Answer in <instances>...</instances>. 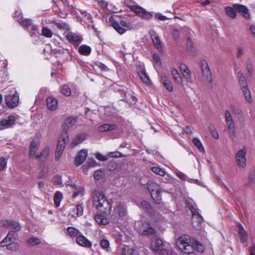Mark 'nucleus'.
<instances>
[{
  "label": "nucleus",
  "instance_id": "nucleus-55",
  "mask_svg": "<svg viewBox=\"0 0 255 255\" xmlns=\"http://www.w3.org/2000/svg\"><path fill=\"white\" fill-rule=\"evenodd\" d=\"M182 74L183 75V76L186 79L188 82H192V79L189 70H188V71H186V72L182 73Z\"/></svg>",
  "mask_w": 255,
  "mask_h": 255
},
{
  "label": "nucleus",
  "instance_id": "nucleus-20",
  "mask_svg": "<svg viewBox=\"0 0 255 255\" xmlns=\"http://www.w3.org/2000/svg\"><path fill=\"white\" fill-rule=\"evenodd\" d=\"M76 242L79 245L84 247L89 248L92 246L91 242L81 233L76 238Z\"/></svg>",
  "mask_w": 255,
  "mask_h": 255
},
{
  "label": "nucleus",
  "instance_id": "nucleus-9",
  "mask_svg": "<svg viewBox=\"0 0 255 255\" xmlns=\"http://www.w3.org/2000/svg\"><path fill=\"white\" fill-rule=\"evenodd\" d=\"M51 53L55 57L62 58L65 60H67L70 57L72 56L69 49L61 47L55 49L51 48Z\"/></svg>",
  "mask_w": 255,
  "mask_h": 255
},
{
  "label": "nucleus",
  "instance_id": "nucleus-57",
  "mask_svg": "<svg viewBox=\"0 0 255 255\" xmlns=\"http://www.w3.org/2000/svg\"><path fill=\"white\" fill-rule=\"evenodd\" d=\"M80 12L83 14L84 17L88 20H92V16L90 14V13H88L87 11L82 10V9H79Z\"/></svg>",
  "mask_w": 255,
  "mask_h": 255
},
{
  "label": "nucleus",
  "instance_id": "nucleus-39",
  "mask_svg": "<svg viewBox=\"0 0 255 255\" xmlns=\"http://www.w3.org/2000/svg\"><path fill=\"white\" fill-rule=\"evenodd\" d=\"M193 144L197 147L199 150L202 152H205L204 147L201 140L197 137H194L192 139Z\"/></svg>",
  "mask_w": 255,
  "mask_h": 255
},
{
  "label": "nucleus",
  "instance_id": "nucleus-38",
  "mask_svg": "<svg viewBox=\"0 0 255 255\" xmlns=\"http://www.w3.org/2000/svg\"><path fill=\"white\" fill-rule=\"evenodd\" d=\"M50 150V147L49 146H47L45 147L41 151L40 154H37L35 155V158H45L49 155V152Z\"/></svg>",
  "mask_w": 255,
  "mask_h": 255
},
{
  "label": "nucleus",
  "instance_id": "nucleus-1",
  "mask_svg": "<svg viewBox=\"0 0 255 255\" xmlns=\"http://www.w3.org/2000/svg\"><path fill=\"white\" fill-rule=\"evenodd\" d=\"M176 244L179 249L188 255H195V250L203 252L204 247L199 242L192 240L188 235L181 236L177 241Z\"/></svg>",
  "mask_w": 255,
  "mask_h": 255
},
{
  "label": "nucleus",
  "instance_id": "nucleus-53",
  "mask_svg": "<svg viewBox=\"0 0 255 255\" xmlns=\"http://www.w3.org/2000/svg\"><path fill=\"white\" fill-rule=\"evenodd\" d=\"M28 242V244L31 246H35L40 243V241L39 239L34 237L29 238Z\"/></svg>",
  "mask_w": 255,
  "mask_h": 255
},
{
  "label": "nucleus",
  "instance_id": "nucleus-12",
  "mask_svg": "<svg viewBox=\"0 0 255 255\" xmlns=\"http://www.w3.org/2000/svg\"><path fill=\"white\" fill-rule=\"evenodd\" d=\"M136 228L138 232L143 235H149L154 233V229L147 223H140L138 222Z\"/></svg>",
  "mask_w": 255,
  "mask_h": 255
},
{
  "label": "nucleus",
  "instance_id": "nucleus-56",
  "mask_svg": "<svg viewBox=\"0 0 255 255\" xmlns=\"http://www.w3.org/2000/svg\"><path fill=\"white\" fill-rule=\"evenodd\" d=\"M64 149L61 148V147H57L56 151L55 152V159L56 160H59L63 153V151H64Z\"/></svg>",
  "mask_w": 255,
  "mask_h": 255
},
{
  "label": "nucleus",
  "instance_id": "nucleus-52",
  "mask_svg": "<svg viewBox=\"0 0 255 255\" xmlns=\"http://www.w3.org/2000/svg\"><path fill=\"white\" fill-rule=\"evenodd\" d=\"M107 156L109 157H111L118 158V157H122L123 155L120 152H119L118 151H116L109 152L107 154Z\"/></svg>",
  "mask_w": 255,
  "mask_h": 255
},
{
  "label": "nucleus",
  "instance_id": "nucleus-29",
  "mask_svg": "<svg viewBox=\"0 0 255 255\" xmlns=\"http://www.w3.org/2000/svg\"><path fill=\"white\" fill-rule=\"evenodd\" d=\"M91 48L87 45L83 44L78 48V52L84 56H88L91 53Z\"/></svg>",
  "mask_w": 255,
  "mask_h": 255
},
{
  "label": "nucleus",
  "instance_id": "nucleus-43",
  "mask_svg": "<svg viewBox=\"0 0 255 255\" xmlns=\"http://www.w3.org/2000/svg\"><path fill=\"white\" fill-rule=\"evenodd\" d=\"M163 81L162 82V84L164 85V87L169 92H172L173 91V85L171 82L167 79L166 77H164V78H163Z\"/></svg>",
  "mask_w": 255,
  "mask_h": 255
},
{
  "label": "nucleus",
  "instance_id": "nucleus-17",
  "mask_svg": "<svg viewBox=\"0 0 255 255\" xmlns=\"http://www.w3.org/2000/svg\"><path fill=\"white\" fill-rule=\"evenodd\" d=\"M234 7L236 10V11L242 13V15L244 17L247 19L250 18L249 9L245 5L241 4H235Z\"/></svg>",
  "mask_w": 255,
  "mask_h": 255
},
{
  "label": "nucleus",
  "instance_id": "nucleus-13",
  "mask_svg": "<svg viewBox=\"0 0 255 255\" xmlns=\"http://www.w3.org/2000/svg\"><path fill=\"white\" fill-rule=\"evenodd\" d=\"M17 117L16 116H9L7 119L0 121V130L11 127L15 124Z\"/></svg>",
  "mask_w": 255,
  "mask_h": 255
},
{
  "label": "nucleus",
  "instance_id": "nucleus-21",
  "mask_svg": "<svg viewBox=\"0 0 255 255\" xmlns=\"http://www.w3.org/2000/svg\"><path fill=\"white\" fill-rule=\"evenodd\" d=\"M237 227L241 243L243 244L247 242L248 235L243 226L240 223H238Z\"/></svg>",
  "mask_w": 255,
  "mask_h": 255
},
{
  "label": "nucleus",
  "instance_id": "nucleus-8",
  "mask_svg": "<svg viewBox=\"0 0 255 255\" xmlns=\"http://www.w3.org/2000/svg\"><path fill=\"white\" fill-rule=\"evenodd\" d=\"M130 9L135 14L144 19H149L152 17V14L147 12L145 9L138 5H131L129 6Z\"/></svg>",
  "mask_w": 255,
  "mask_h": 255
},
{
  "label": "nucleus",
  "instance_id": "nucleus-46",
  "mask_svg": "<svg viewBox=\"0 0 255 255\" xmlns=\"http://www.w3.org/2000/svg\"><path fill=\"white\" fill-rule=\"evenodd\" d=\"M151 170L156 174L163 176L165 175V172L163 169L159 167L154 166L151 168Z\"/></svg>",
  "mask_w": 255,
  "mask_h": 255
},
{
  "label": "nucleus",
  "instance_id": "nucleus-62",
  "mask_svg": "<svg viewBox=\"0 0 255 255\" xmlns=\"http://www.w3.org/2000/svg\"><path fill=\"white\" fill-rule=\"evenodd\" d=\"M96 158L101 161H106L108 159L107 156H104L100 153H98L96 154Z\"/></svg>",
  "mask_w": 255,
  "mask_h": 255
},
{
  "label": "nucleus",
  "instance_id": "nucleus-40",
  "mask_svg": "<svg viewBox=\"0 0 255 255\" xmlns=\"http://www.w3.org/2000/svg\"><path fill=\"white\" fill-rule=\"evenodd\" d=\"M138 75L143 82L147 84L150 83V79L144 69H140L138 72Z\"/></svg>",
  "mask_w": 255,
  "mask_h": 255
},
{
  "label": "nucleus",
  "instance_id": "nucleus-10",
  "mask_svg": "<svg viewBox=\"0 0 255 255\" xmlns=\"http://www.w3.org/2000/svg\"><path fill=\"white\" fill-rule=\"evenodd\" d=\"M66 38L75 47H77L83 40V37L81 35L72 32H68L66 35Z\"/></svg>",
  "mask_w": 255,
  "mask_h": 255
},
{
  "label": "nucleus",
  "instance_id": "nucleus-15",
  "mask_svg": "<svg viewBox=\"0 0 255 255\" xmlns=\"http://www.w3.org/2000/svg\"><path fill=\"white\" fill-rule=\"evenodd\" d=\"M149 34L156 48H157L159 52H162V46L161 42L155 31L153 29H151L149 31Z\"/></svg>",
  "mask_w": 255,
  "mask_h": 255
},
{
  "label": "nucleus",
  "instance_id": "nucleus-49",
  "mask_svg": "<svg viewBox=\"0 0 255 255\" xmlns=\"http://www.w3.org/2000/svg\"><path fill=\"white\" fill-rule=\"evenodd\" d=\"M42 35L47 37H51L52 36V32L50 29L44 27L42 29Z\"/></svg>",
  "mask_w": 255,
  "mask_h": 255
},
{
  "label": "nucleus",
  "instance_id": "nucleus-3",
  "mask_svg": "<svg viewBox=\"0 0 255 255\" xmlns=\"http://www.w3.org/2000/svg\"><path fill=\"white\" fill-rule=\"evenodd\" d=\"M119 18L118 16L111 15L109 18V23L115 30L120 33L123 34L127 30L132 28L131 22L128 19V18L124 17V19H118Z\"/></svg>",
  "mask_w": 255,
  "mask_h": 255
},
{
  "label": "nucleus",
  "instance_id": "nucleus-2",
  "mask_svg": "<svg viewBox=\"0 0 255 255\" xmlns=\"http://www.w3.org/2000/svg\"><path fill=\"white\" fill-rule=\"evenodd\" d=\"M93 206L99 211L106 214L112 210V201L107 199L104 192L99 189L94 190L92 193Z\"/></svg>",
  "mask_w": 255,
  "mask_h": 255
},
{
  "label": "nucleus",
  "instance_id": "nucleus-48",
  "mask_svg": "<svg viewBox=\"0 0 255 255\" xmlns=\"http://www.w3.org/2000/svg\"><path fill=\"white\" fill-rule=\"evenodd\" d=\"M8 158H9V157H7L6 158L1 157L0 158V171H3L5 169Z\"/></svg>",
  "mask_w": 255,
  "mask_h": 255
},
{
  "label": "nucleus",
  "instance_id": "nucleus-6",
  "mask_svg": "<svg viewBox=\"0 0 255 255\" xmlns=\"http://www.w3.org/2000/svg\"><path fill=\"white\" fill-rule=\"evenodd\" d=\"M247 152V147L246 146H243L235 153L236 163L240 168L244 169L246 167Z\"/></svg>",
  "mask_w": 255,
  "mask_h": 255
},
{
  "label": "nucleus",
  "instance_id": "nucleus-36",
  "mask_svg": "<svg viewBox=\"0 0 255 255\" xmlns=\"http://www.w3.org/2000/svg\"><path fill=\"white\" fill-rule=\"evenodd\" d=\"M225 11L227 14L231 18L234 19L237 17L236 10L234 7L226 6L225 7Z\"/></svg>",
  "mask_w": 255,
  "mask_h": 255
},
{
  "label": "nucleus",
  "instance_id": "nucleus-54",
  "mask_svg": "<svg viewBox=\"0 0 255 255\" xmlns=\"http://www.w3.org/2000/svg\"><path fill=\"white\" fill-rule=\"evenodd\" d=\"M95 66L99 68L102 71H107L108 70V67L104 64L99 61L95 62Z\"/></svg>",
  "mask_w": 255,
  "mask_h": 255
},
{
  "label": "nucleus",
  "instance_id": "nucleus-41",
  "mask_svg": "<svg viewBox=\"0 0 255 255\" xmlns=\"http://www.w3.org/2000/svg\"><path fill=\"white\" fill-rule=\"evenodd\" d=\"M11 241H9V240H7V242L4 243L5 245V246H6L7 249L8 250L12 251H16L18 249L19 246L16 243H10Z\"/></svg>",
  "mask_w": 255,
  "mask_h": 255
},
{
  "label": "nucleus",
  "instance_id": "nucleus-47",
  "mask_svg": "<svg viewBox=\"0 0 255 255\" xmlns=\"http://www.w3.org/2000/svg\"><path fill=\"white\" fill-rule=\"evenodd\" d=\"M100 245L104 250L107 251H110L111 248L110 247V243L108 240L106 239L102 240L100 243Z\"/></svg>",
  "mask_w": 255,
  "mask_h": 255
},
{
  "label": "nucleus",
  "instance_id": "nucleus-37",
  "mask_svg": "<svg viewBox=\"0 0 255 255\" xmlns=\"http://www.w3.org/2000/svg\"><path fill=\"white\" fill-rule=\"evenodd\" d=\"M96 222L101 225H107L109 223L108 219L105 217L103 215L98 214L95 216Z\"/></svg>",
  "mask_w": 255,
  "mask_h": 255
},
{
  "label": "nucleus",
  "instance_id": "nucleus-35",
  "mask_svg": "<svg viewBox=\"0 0 255 255\" xmlns=\"http://www.w3.org/2000/svg\"><path fill=\"white\" fill-rule=\"evenodd\" d=\"M63 199V194L60 191H57L54 195V202L56 207H58L60 206L61 201Z\"/></svg>",
  "mask_w": 255,
  "mask_h": 255
},
{
  "label": "nucleus",
  "instance_id": "nucleus-7",
  "mask_svg": "<svg viewBox=\"0 0 255 255\" xmlns=\"http://www.w3.org/2000/svg\"><path fill=\"white\" fill-rule=\"evenodd\" d=\"M225 118L229 135L233 139L236 135L235 125L231 114L228 110L225 112Z\"/></svg>",
  "mask_w": 255,
  "mask_h": 255
},
{
  "label": "nucleus",
  "instance_id": "nucleus-4",
  "mask_svg": "<svg viewBox=\"0 0 255 255\" xmlns=\"http://www.w3.org/2000/svg\"><path fill=\"white\" fill-rule=\"evenodd\" d=\"M0 227H5L11 229V230L9 231L6 237L0 242V247H5L4 243H7L8 239L9 241H12V239L15 236L14 232L19 231L21 229L20 224L18 222L7 220H2L0 222Z\"/></svg>",
  "mask_w": 255,
  "mask_h": 255
},
{
  "label": "nucleus",
  "instance_id": "nucleus-50",
  "mask_svg": "<svg viewBox=\"0 0 255 255\" xmlns=\"http://www.w3.org/2000/svg\"><path fill=\"white\" fill-rule=\"evenodd\" d=\"M104 173L102 170H98L94 174V177L95 180L98 181L103 178Z\"/></svg>",
  "mask_w": 255,
  "mask_h": 255
},
{
  "label": "nucleus",
  "instance_id": "nucleus-59",
  "mask_svg": "<svg viewBox=\"0 0 255 255\" xmlns=\"http://www.w3.org/2000/svg\"><path fill=\"white\" fill-rule=\"evenodd\" d=\"M250 255H255V243L252 241V246L249 249Z\"/></svg>",
  "mask_w": 255,
  "mask_h": 255
},
{
  "label": "nucleus",
  "instance_id": "nucleus-23",
  "mask_svg": "<svg viewBox=\"0 0 255 255\" xmlns=\"http://www.w3.org/2000/svg\"><path fill=\"white\" fill-rule=\"evenodd\" d=\"M47 105L49 110H55L58 104V100L55 97H48L46 99Z\"/></svg>",
  "mask_w": 255,
  "mask_h": 255
},
{
  "label": "nucleus",
  "instance_id": "nucleus-14",
  "mask_svg": "<svg viewBox=\"0 0 255 255\" xmlns=\"http://www.w3.org/2000/svg\"><path fill=\"white\" fill-rule=\"evenodd\" d=\"M200 63L203 75L206 78L207 80L211 83V73L207 61L205 60H202L200 61Z\"/></svg>",
  "mask_w": 255,
  "mask_h": 255
},
{
  "label": "nucleus",
  "instance_id": "nucleus-64",
  "mask_svg": "<svg viewBox=\"0 0 255 255\" xmlns=\"http://www.w3.org/2000/svg\"><path fill=\"white\" fill-rule=\"evenodd\" d=\"M177 176L183 180H188L189 178L187 177V176L182 172H179L176 174Z\"/></svg>",
  "mask_w": 255,
  "mask_h": 255
},
{
  "label": "nucleus",
  "instance_id": "nucleus-19",
  "mask_svg": "<svg viewBox=\"0 0 255 255\" xmlns=\"http://www.w3.org/2000/svg\"><path fill=\"white\" fill-rule=\"evenodd\" d=\"M88 155V151L86 149H82L77 154L75 161L77 165H80L85 160Z\"/></svg>",
  "mask_w": 255,
  "mask_h": 255
},
{
  "label": "nucleus",
  "instance_id": "nucleus-60",
  "mask_svg": "<svg viewBox=\"0 0 255 255\" xmlns=\"http://www.w3.org/2000/svg\"><path fill=\"white\" fill-rule=\"evenodd\" d=\"M49 94V91L46 88H42L39 92L38 96L47 95Z\"/></svg>",
  "mask_w": 255,
  "mask_h": 255
},
{
  "label": "nucleus",
  "instance_id": "nucleus-18",
  "mask_svg": "<svg viewBox=\"0 0 255 255\" xmlns=\"http://www.w3.org/2000/svg\"><path fill=\"white\" fill-rule=\"evenodd\" d=\"M69 188H72L73 197L75 198L77 196H82L84 194V189L82 187H78L75 184H70L68 185Z\"/></svg>",
  "mask_w": 255,
  "mask_h": 255
},
{
  "label": "nucleus",
  "instance_id": "nucleus-31",
  "mask_svg": "<svg viewBox=\"0 0 255 255\" xmlns=\"http://www.w3.org/2000/svg\"><path fill=\"white\" fill-rule=\"evenodd\" d=\"M23 28H29L32 26L31 19L29 18H24L22 16H21L19 19L17 20Z\"/></svg>",
  "mask_w": 255,
  "mask_h": 255
},
{
  "label": "nucleus",
  "instance_id": "nucleus-58",
  "mask_svg": "<svg viewBox=\"0 0 255 255\" xmlns=\"http://www.w3.org/2000/svg\"><path fill=\"white\" fill-rule=\"evenodd\" d=\"M77 215L81 216L83 213V208L82 204H78L76 206Z\"/></svg>",
  "mask_w": 255,
  "mask_h": 255
},
{
  "label": "nucleus",
  "instance_id": "nucleus-51",
  "mask_svg": "<svg viewBox=\"0 0 255 255\" xmlns=\"http://www.w3.org/2000/svg\"><path fill=\"white\" fill-rule=\"evenodd\" d=\"M246 67L248 71V75L251 76L253 74V64L251 61L246 62Z\"/></svg>",
  "mask_w": 255,
  "mask_h": 255
},
{
  "label": "nucleus",
  "instance_id": "nucleus-44",
  "mask_svg": "<svg viewBox=\"0 0 255 255\" xmlns=\"http://www.w3.org/2000/svg\"><path fill=\"white\" fill-rule=\"evenodd\" d=\"M60 92L64 96H71V89L67 85H64L61 87Z\"/></svg>",
  "mask_w": 255,
  "mask_h": 255
},
{
  "label": "nucleus",
  "instance_id": "nucleus-28",
  "mask_svg": "<svg viewBox=\"0 0 255 255\" xmlns=\"http://www.w3.org/2000/svg\"><path fill=\"white\" fill-rule=\"evenodd\" d=\"M117 125L115 124H104L98 128L99 132H106L116 129Z\"/></svg>",
  "mask_w": 255,
  "mask_h": 255
},
{
  "label": "nucleus",
  "instance_id": "nucleus-24",
  "mask_svg": "<svg viewBox=\"0 0 255 255\" xmlns=\"http://www.w3.org/2000/svg\"><path fill=\"white\" fill-rule=\"evenodd\" d=\"M19 97H6L5 102L8 107L17 106L19 103Z\"/></svg>",
  "mask_w": 255,
  "mask_h": 255
},
{
  "label": "nucleus",
  "instance_id": "nucleus-25",
  "mask_svg": "<svg viewBox=\"0 0 255 255\" xmlns=\"http://www.w3.org/2000/svg\"><path fill=\"white\" fill-rule=\"evenodd\" d=\"M40 145V142L38 140H33L31 142L30 146V156L31 157H35L36 154V152Z\"/></svg>",
  "mask_w": 255,
  "mask_h": 255
},
{
  "label": "nucleus",
  "instance_id": "nucleus-32",
  "mask_svg": "<svg viewBox=\"0 0 255 255\" xmlns=\"http://www.w3.org/2000/svg\"><path fill=\"white\" fill-rule=\"evenodd\" d=\"M67 231L69 236L72 238H76L81 234L78 230L73 227H68Z\"/></svg>",
  "mask_w": 255,
  "mask_h": 255
},
{
  "label": "nucleus",
  "instance_id": "nucleus-34",
  "mask_svg": "<svg viewBox=\"0 0 255 255\" xmlns=\"http://www.w3.org/2000/svg\"><path fill=\"white\" fill-rule=\"evenodd\" d=\"M139 207L148 213H152V208L149 203L146 201H141L139 205Z\"/></svg>",
  "mask_w": 255,
  "mask_h": 255
},
{
  "label": "nucleus",
  "instance_id": "nucleus-42",
  "mask_svg": "<svg viewBox=\"0 0 255 255\" xmlns=\"http://www.w3.org/2000/svg\"><path fill=\"white\" fill-rule=\"evenodd\" d=\"M69 137L68 131L66 129H63L61 132L60 136L58 138L59 141H64L67 143L69 141Z\"/></svg>",
  "mask_w": 255,
  "mask_h": 255
},
{
  "label": "nucleus",
  "instance_id": "nucleus-16",
  "mask_svg": "<svg viewBox=\"0 0 255 255\" xmlns=\"http://www.w3.org/2000/svg\"><path fill=\"white\" fill-rule=\"evenodd\" d=\"M68 179H69V177L65 175L63 176L56 175L54 177L53 181L55 184L60 185L62 186L66 185V187H68V185L70 184L69 183Z\"/></svg>",
  "mask_w": 255,
  "mask_h": 255
},
{
  "label": "nucleus",
  "instance_id": "nucleus-27",
  "mask_svg": "<svg viewBox=\"0 0 255 255\" xmlns=\"http://www.w3.org/2000/svg\"><path fill=\"white\" fill-rule=\"evenodd\" d=\"M116 212L120 217L125 216L127 213L126 205L122 203H118L116 208Z\"/></svg>",
  "mask_w": 255,
  "mask_h": 255
},
{
  "label": "nucleus",
  "instance_id": "nucleus-26",
  "mask_svg": "<svg viewBox=\"0 0 255 255\" xmlns=\"http://www.w3.org/2000/svg\"><path fill=\"white\" fill-rule=\"evenodd\" d=\"M77 123V119L73 117L67 118L64 122V129H67L73 128Z\"/></svg>",
  "mask_w": 255,
  "mask_h": 255
},
{
  "label": "nucleus",
  "instance_id": "nucleus-22",
  "mask_svg": "<svg viewBox=\"0 0 255 255\" xmlns=\"http://www.w3.org/2000/svg\"><path fill=\"white\" fill-rule=\"evenodd\" d=\"M164 246L163 241L159 239L156 238L153 240L151 243V249L154 252H157Z\"/></svg>",
  "mask_w": 255,
  "mask_h": 255
},
{
  "label": "nucleus",
  "instance_id": "nucleus-61",
  "mask_svg": "<svg viewBox=\"0 0 255 255\" xmlns=\"http://www.w3.org/2000/svg\"><path fill=\"white\" fill-rule=\"evenodd\" d=\"M154 16L155 18H157L159 20H160L162 21H164V20H167L168 19L166 16H164L163 15H162L160 13H156L154 15Z\"/></svg>",
  "mask_w": 255,
  "mask_h": 255
},
{
  "label": "nucleus",
  "instance_id": "nucleus-45",
  "mask_svg": "<svg viewBox=\"0 0 255 255\" xmlns=\"http://www.w3.org/2000/svg\"><path fill=\"white\" fill-rule=\"evenodd\" d=\"M208 129L211 132L212 136L216 139H218L219 138V135L215 127L213 125H210L208 126Z\"/></svg>",
  "mask_w": 255,
  "mask_h": 255
},
{
  "label": "nucleus",
  "instance_id": "nucleus-33",
  "mask_svg": "<svg viewBox=\"0 0 255 255\" xmlns=\"http://www.w3.org/2000/svg\"><path fill=\"white\" fill-rule=\"evenodd\" d=\"M171 74L175 81L178 84H181L182 82V79L180 76L178 71L175 68H171Z\"/></svg>",
  "mask_w": 255,
  "mask_h": 255
},
{
  "label": "nucleus",
  "instance_id": "nucleus-11",
  "mask_svg": "<svg viewBox=\"0 0 255 255\" xmlns=\"http://www.w3.org/2000/svg\"><path fill=\"white\" fill-rule=\"evenodd\" d=\"M238 77L241 88L244 93V96H251L246 77L242 72L240 71L238 72Z\"/></svg>",
  "mask_w": 255,
  "mask_h": 255
},
{
  "label": "nucleus",
  "instance_id": "nucleus-30",
  "mask_svg": "<svg viewBox=\"0 0 255 255\" xmlns=\"http://www.w3.org/2000/svg\"><path fill=\"white\" fill-rule=\"evenodd\" d=\"M86 138V135L82 133L76 136L72 140V145L73 146L77 145L84 141Z\"/></svg>",
  "mask_w": 255,
  "mask_h": 255
},
{
  "label": "nucleus",
  "instance_id": "nucleus-63",
  "mask_svg": "<svg viewBox=\"0 0 255 255\" xmlns=\"http://www.w3.org/2000/svg\"><path fill=\"white\" fill-rule=\"evenodd\" d=\"M152 58H153V61L155 62H156L157 63L161 64V62L160 58L157 54L154 53L153 54Z\"/></svg>",
  "mask_w": 255,
  "mask_h": 255
},
{
  "label": "nucleus",
  "instance_id": "nucleus-5",
  "mask_svg": "<svg viewBox=\"0 0 255 255\" xmlns=\"http://www.w3.org/2000/svg\"><path fill=\"white\" fill-rule=\"evenodd\" d=\"M147 189L151 197L155 203L159 204L161 201V188L158 184L149 181L147 183Z\"/></svg>",
  "mask_w": 255,
  "mask_h": 255
}]
</instances>
